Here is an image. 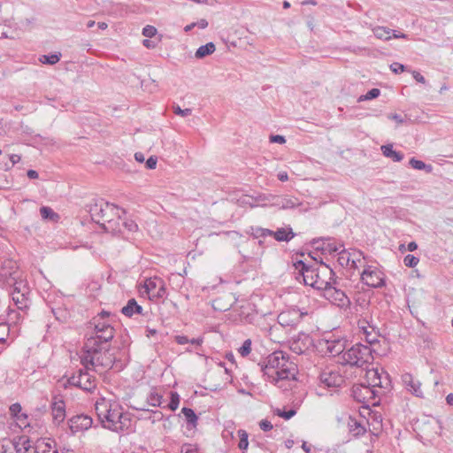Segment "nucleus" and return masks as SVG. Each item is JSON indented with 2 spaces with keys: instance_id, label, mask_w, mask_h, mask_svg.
<instances>
[{
  "instance_id": "f257e3e1",
  "label": "nucleus",
  "mask_w": 453,
  "mask_h": 453,
  "mask_svg": "<svg viewBox=\"0 0 453 453\" xmlns=\"http://www.w3.org/2000/svg\"><path fill=\"white\" fill-rule=\"evenodd\" d=\"M96 412L103 426L109 430L124 432L132 426L130 413L116 401L100 398L96 403Z\"/></svg>"
},
{
  "instance_id": "f03ea898",
  "label": "nucleus",
  "mask_w": 453,
  "mask_h": 453,
  "mask_svg": "<svg viewBox=\"0 0 453 453\" xmlns=\"http://www.w3.org/2000/svg\"><path fill=\"white\" fill-rule=\"evenodd\" d=\"M264 376L272 383L295 379L296 365L282 351H274L268 355L262 364Z\"/></svg>"
},
{
  "instance_id": "7ed1b4c3",
  "label": "nucleus",
  "mask_w": 453,
  "mask_h": 453,
  "mask_svg": "<svg viewBox=\"0 0 453 453\" xmlns=\"http://www.w3.org/2000/svg\"><path fill=\"white\" fill-rule=\"evenodd\" d=\"M82 360L88 369L104 373L112 367L114 357L107 343L99 342L97 338H88L84 344Z\"/></svg>"
},
{
  "instance_id": "20e7f679",
  "label": "nucleus",
  "mask_w": 453,
  "mask_h": 453,
  "mask_svg": "<svg viewBox=\"0 0 453 453\" xmlns=\"http://www.w3.org/2000/svg\"><path fill=\"white\" fill-rule=\"evenodd\" d=\"M295 267L299 271L305 285L319 290H324L333 283V270L326 264H320L316 267H307L304 263L298 261Z\"/></svg>"
},
{
  "instance_id": "39448f33",
  "label": "nucleus",
  "mask_w": 453,
  "mask_h": 453,
  "mask_svg": "<svg viewBox=\"0 0 453 453\" xmlns=\"http://www.w3.org/2000/svg\"><path fill=\"white\" fill-rule=\"evenodd\" d=\"M373 359L372 349L370 347L356 344L350 349L345 350L341 356V362L343 365L351 366L363 367L370 364Z\"/></svg>"
},
{
  "instance_id": "423d86ee",
  "label": "nucleus",
  "mask_w": 453,
  "mask_h": 453,
  "mask_svg": "<svg viewBox=\"0 0 453 453\" xmlns=\"http://www.w3.org/2000/svg\"><path fill=\"white\" fill-rule=\"evenodd\" d=\"M365 380L366 384L373 388L388 389L391 385L389 375L383 369H367L365 373Z\"/></svg>"
},
{
  "instance_id": "0eeeda50",
  "label": "nucleus",
  "mask_w": 453,
  "mask_h": 453,
  "mask_svg": "<svg viewBox=\"0 0 453 453\" xmlns=\"http://www.w3.org/2000/svg\"><path fill=\"white\" fill-rule=\"evenodd\" d=\"M0 279L9 286L18 285L22 280L21 273L15 261L6 260L4 262L0 268Z\"/></svg>"
},
{
  "instance_id": "6e6552de",
  "label": "nucleus",
  "mask_w": 453,
  "mask_h": 453,
  "mask_svg": "<svg viewBox=\"0 0 453 453\" xmlns=\"http://www.w3.org/2000/svg\"><path fill=\"white\" fill-rule=\"evenodd\" d=\"M105 316H108V313L102 312L98 314V316L95 319V333L96 334L90 336L89 338H97L99 342H103L104 343H107L110 340L113 338L114 329L113 327L106 323L101 322Z\"/></svg>"
},
{
  "instance_id": "1a4fd4ad",
  "label": "nucleus",
  "mask_w": 453,
  "mask_h": 453,
  "mask_svg": "<svg viewBox=\"0 0 453 453\" xmlns=\"http://www.w3.org/2000/svg\"><path fill=\"white\" fill-rule=\"evenodd\" d=\"M352 394L357 402L363 403L366 405H375L377 403L375 401L377 392L373 388L367 384H359L354 386L352 388Z\"/></svg>"
},
{
  "instance_id": "9d476101",
  "label": "nucleus",
  "mask_w": 453,
  "mask_h": 453,
  "mask_svg": "<svg viewBox=\"0 0 453 453\" xmlns=\"http://www.w3.org/2000/svg\"><path fill=\"white\" fill-rule=\"evenodd\" d=\"M144 292L150 300L162 298L165 294V283L160 278H150L144 281Z\"/></svg>"
},
{
  "instance_id": "9b49d317",
  "label": "nucleus",
  "mask_w": 453,
  "mask_h": 453,
  "mask_svg": "<svg viewBox=\"0 0 453 453\" xmlns=\"http://www.w3.org/2000/svg\"><path fill=\"white\" fill-rule=\"evenodd\" d=\"M362 281L372 288L382 287L385 283L384 273L376 267H366L361 275Z\"/></svg>"
},
{
  "instance_id": "f8f14e48",
  "label": "nucleus",
  "mask_w": 453,
  "mask_h": 453,
  "mask_svg": "<svg viewBox=\"0 0 453 453\" xmlns=\"http://www.w3.org/2000/svg\"><path fill=\"white\" fill-rule=\"evenodd\" d=\"M304 315H307L306 311H303L299 308L292 307L280 312L278 316V321L283 326H293L299 323Z\"/></svg>"
},
{
  "instance_id": "ddd939ff",
  "label": "nucleus",
  "mask_w": 453,
  "mask_h": 453,
  "mask_svg": "<svg viewBox=\"0 0 453 453\" xmlns=\"http://www.w3.org/2000/svg\"><path fill=\"white\" fill-rule=\"evenodd\" d=\"M93 419L88 415H76L69 418L68 426L73 434L82 433L92 426Z\"/></svg>"
},
{
  "instance_id": "4468645a",
  "label": "nucleus",
  "mask_w": 453,
  "mask_h": 453,
  "mask_svg": "<svg viewBox=\"0 0 453 453\" xmlns=\"http://www.w3.org/2000/svg\"><path fill=\"white\" fill-rule=\"evenodd\" d=\"M320 380L328 388H337L344 382V379L340 372L335 368L329 367L321 372Z\"/></svg>"
},
{
  "instance_id": "2eb2a0df",
  "label": "nucleus",
  "mask_w": 453,
  "mask_h": 453,
  "mask_svg": "<svg viewBox=\"0 0 453 453\" xmlns=\"http://www.w3.org/2000/svg\"><path fill=\"white\" fill-rule=\"evenodd\" d=\"M323 291L325 292V297L335 305L339 307H347L349 304V299L345 293L332 287V284Z\"/></svg>"
},
{
  "instance_id": "dca6fc26",
  "label": "nucleus",
  "mask_w": 453,
  "mask_h": 453,
  "mask_svg": "<svg viewBox=\"0 0 453 453\" xmlns=\"http://www.w3.org/2000/svg\"><path fill=\"white\" fill-rule=\"evenodd\" d=\"M321 351L331 356L342 355L345 349V341L342 339L322 340L319 342Z\"/></svg>"
},
{
  "instance_id": "f3484780",
  "label": "nucleus",
  "mask_w": 453,
  "mask_h": 453,
  "mask_svg": "<svg viewBox=\"0 0 453 453\" xmlns=\"http://www.w3.org/2000/svg\"><path fill=\"white\" fill-rule=\"evenodd\" d=\"M71 383L84 390L90 391L96 388V380L88 372L80 371L78 374L71 378Z\"/></svg>"
},
{
  "instance_id": "a211bd4d",
  "label": "nucleus",
  "mask_w": 453,
  "mask_h": 453,
  "mask_svg": "<svg viewBox=\"0 0 453 453\" xmlns=\"http://www.w3.org/2000/svg\"><path fill=\"white\" fill-rule=\"evenodd\" d=\"M311 343L312 341L308 334H299L290 342V349L296 354H302L311 348Z\"/></svg>"
},
{
  "instance_id": "6ab92c4d",
  "label": "nucleus",
  "mask_w": 453,
  "mask_h": 453,
  "mask_svg": "<svg viewBox=\"0 0 453 453\" xmlns=\"http://www.w3.org/2000/svg\"><path fill=\"white\" fill-rule=\"evenodd\" d=\"M14 290L12 293V300L19 309H23L27 306L28 297L26 291V285L23 280H20L18 285L13 286Z\"/></svg>"
},
{
  "instance_id": "aec40b11",
  "label": "nucleus",
  "mask_w": 453,
  "mask_h": 453,
  "mask_svg": "<svg viewBox=\"0 0 453 453\" xmlns=\"http://www.w3.org/2000/svg\"><path fill=\"white\" fill-rule=\"evenodd\" d=\"M10 413L19 428H26L29 426L28 415L22 411V408L19 403H13L10 407Z\"/></svg>"
},
{
  "instance_id": "412c9836",
  "label": "nucleus",
  "mask_w": 453,
  "mask_h": 453,
  "mask_svg": "<svg viewBox=\"0 0 453 453\" xmlns=\"http://www.w3.org/2000/svg\"><path fill=\"white\" fill-rule=\"evenodd\" d=\"M369 417L366 420V424L369 426L370 432L374 435H379L382 431V418L380 415L377 413H372L368 408H365Z\"/></svg>"
},
{
  "instance_id": "4be33fe9",
  "label": "nucleus",
  "mask_w": 453,
  "mask_h": 453,
  "mask_svg": "<svg viewBox=\"0 0 453 453\" xmlns=\"http://www.w3.org/2000/svg\"><path fill=\"white\" fill-rule=\"evenodd\" d=\"M51 413L53 419L57 424H60L65 420V404L63 400L54 398V401L51 403Z\"/></svg>"
},
{
  "instance_id": "5701e85b",
  "label": "nucleus",
  "mask_w": 453,
  "mask_h": 453,
  "mask_svg": "<svg viewBox=\"0 0 453 453\" xmlns=\"http://www.w3.org/2000/svg\"><path fill=\"white\" fill-rule=\"evenodd\" d=\"M37 453H58L56 441L50 438H41L35 444Z\"/></svg>"
},
{
  "instance_id": "b1692460",
  "label": "nucleus",
  "mask_w": 453,
  "mask_h": 453,
  "mask_svg": "<svg viewBox=\"0 0 453 453\" xmlns=\"http://www.w3.org/2000/svg\"><path fill=\"white\" fill-rule=\"evenodd\" d=\"M372 32L376 38L380 40H389L394 38H405L404 34L397 33L385 27H376L372 29Z\"/></svg>"
},
{
  "instance_id": "393cba45",
  "label": "nucleus",
  "mask_w": 453,
  "mask_h": 453,
  "mask_svg": "<svg viewBox=\"0 0 453 453\" xmlns=\"http://www.w3.org/2000/svg\"><path fill=\"white\" fill-rule=\"evenodd\" d=\"M15 449L17 453H37V449L27 436L19 437L15 442Z\"/></svg>"
},
{
  "instance_id": "a878e982",
  "label": "nucleus",
  "mask_w": 453,
  "mask_h": 453,
  "mask_svg": "<svg viewBox=\"0 0 453 453\" xmlns=\"http://www.w3.org/2000/svg\"><path fill=\"white\" fill-rule=\"evenodd\" d=\"M233 304V297L230 295H223L212 301V307L216 311H226Z\"/></svg>"
},
{
  "instance_id": "bb28decb",
  "label": "nucleus",
  "mask_w": 453,
  "mask_h": 453,
  "mask_svg": "<svg viewBox=\"0 0 453 453\" xmlns=\"http://www.w3.org/2000/svg\"><path fill=\"white\" fill-rule=\"evenodd\" d=\"M115 211H116V208L111 204L106 203L104 205V207H101L100 212L102 214L101 220H102L103 225L108 223L110 225V226H112L111 223L115 220V219L111 216L113 214V212Z\"/></svg>"
},
{
  "instance_id": "cd10ccee",
  "label": "nucleus",
  "mask_w": 453,
  "mask_h": 453,
  "mask_svg": "<svg viewBox=\"0 0 453 453\" xmlns=\"http://www.w3.org/2000/svg\"><path fill=\"white\" fill-rule=\"evenodd\" d=\"M348 427H349V432L355 436L361 435V434H365V432L366 430L365 425L354 418H349Z\"/></svg>"
},
{
  "instance_id": "c85d7f7f",
  "label": "nucleus",
  "mask_w": 453,
  "mask_h": 453,
  "mask_svg": "<svg viewBox=\"0 0 453 453\" xmlns=\"http://www.w3.org/2000/svg\"><path fill=\"white\" fill-rule=\"evenodd\" d=\"M271 235H273L277 241L288 242L294 237V233L291 228L283 227L279 228L275 232H271Z\"/></svg>"
},
{
  "instance_id": "c756f323",
  "label": "nucleus",
  "mask_w": 453,
  "mask_h": 453,
  "mask_svg": "<svg viewBox=\"0 0 453 453\" xmlns=\"http://www.w3.org/2000/svg\"><path fill=\"white\" fill-rule=\"evenodd\" d=\"M216 50V46L213 42H208L205 45L200 46L196 53L195 57L198 59L203 58L209 55H211Z\"/></svg>"
},
{
  "instance_id": "7c9ffc66",
  "label": "nucleus",
  "mask_w": 453,
  "mask_h": 453,
  "mask_svg": "<svg viewBox=\"0 0 453 453\" xmlns=\"http://www.w3.org/2000/svg\"><path fill=\"white\" fill-rule=\"evenodd\" d=\"M122 313L126 316L131 317L134 314L142 313V307L137 304L134 299L128 301L127 304L122 308Z\"/></svg>"
},
{
  "instance_id": "2f4dec72",
  "label": "nucleus",
  "mask_w": 453,
  "mask_h": 453,
  "mask_svg": "<svg viewBox=\"0 0 453 453\" xmlns=\"http://www.w3.org/2000/svg\"><path fill=\"white\" fill-rule=\"evenodd\" d=\"M381 150L384 156L391 157L395 162H400L403 158V155L400 152L394 150L390 145L382 146Z\"/></svg>"
},
{
  "instance_id": "473e14b6",
  "label": "nucleus",
  "mask_w": 453,
  "mask_h": 453,
  "mask_svg": "<svg viewBox=\"0 0 453 453\" xmlns=\"http://www.w3.org/2000/svg\"><path fill=\"white\" fill-rule=\"evenodd\" d=\"M40 213L44 219H49L53 222H57L59 219V215L56 213L51 208L47 206H42L40 209Z\"/></svg>"
},
{
  "instance_id": "72a5a7b5",
  "label": "nucleus",
  "mask_w": 453,
  "mask_h": 453,
  "mask_svg": "<svg viewBox=\"0 0 453 453\" xmlns=\"http://www.w3.org/2000/svg\"><path fill=\"white\" fill-rule=\"evenodd\" d=\"M23 319L19 311H11L8 314V325L11 326L17 327L19 326Z\"/></svg>"
},
{
  "instance_id": "f704fd0d",
  "label": "nucleus",
  "mask_w": 453,
  "mask_h": 453,
  "mask_svg": "<svg viewBox=\"0 0 453 453\" xmlns=\"http://www.w3.org/2000/svg\"><path fill=\"white\" fill-rule=\"evenodd\" d=\"M208 25H209V23L205 19H200L196 22H192V23L185 26L184 31L186 33H188L195 27H196L198 29H205L208 27Z\"/></svg>"
},
{
  "instance_id": "c9c22d12",
  "label": "nucleus",
  "mask_w": 453,
  "mask_h": 453,
  "mask_svg": "<svg viewBox=\"0 0 453 453\" xmlns=\"http://www.w3.org/2000/svg\"><path fill=\"white\" fill-rule=\"evenodd\" d=\"M273 413L285 420H288L293 418L296 414V411L294 409H290L288 411H284L280 408H276L273 410Z\"/></svg>"
},
{
  "instance_id": "e433bc0d",
  "label": "nucleus",
  "mask_w": 453,
  "mask_h": 453,
  "mask_svg": "<svg viewBox=\"0 0 453 453\" xmlns=\"http://www.w3.org/2000/svg\"><path fill=\"white\" fill-rule=\"evenodd\" d=\"M410 165H411L412 168L417 170H426L428 173L432 171L431 165H426L423 161L416 158H411L410 160Z\"/></svg>"
},
{
  "instance_id": "4c0bfd02",
  "label": "nucleus",
  "mask_w": 453,
  "mask_h": 453,
  "mask_svg": "<svg viewBox=\"0 0 453 453\" xmlns=\"http://www.w3.org/2000/svg\"><path fill=\"white\" fill-rule=\"evenodd\" d=\"M238 436L240 439L238 447L242 450H246L249 446V441H248V434L244 430H239L238 431Z\"/></svg>"
},
{
  "instance_id": "58836bf2",
  "label": "nucleus",
  "mask_w": 453,
  "mask_h": 453,
  "mask_svg": "<svg viewBox=\"0 0 453 453\" xmlns=\"http://www.w3.org/2000/svg\"><path fill=\"white\" fill-rule=\"evenodd\" d=\"M181 411L188 422H189L193 425L196 424L197 416L196 415V413L194 412V411L192 409L184 407V408H182Z\"/></svg>"
},
{
  "instance_id": "ea45409f",
  "label": "nucleus",
  "mask_w": 453,
  "mask_h": 453,
  "mask_svg": "<svg viewBox=\"0 0 453 453\" xmlns=\"http://www.w3.org/2000/svg\"><path fill=\"white\" fill-rule=\"evenodd\" d=\"M10 332V326L8 324L0 323V344L7 341Z\"/></svg>"
},
{
  "instance_id": "a19ab883",
  "label": "nucleus",
  "mask_w": 453,
  "mask_h": 453,
  "mask_svg": "<svg viewBox=\"0 0 453 453\" xmlns=\"http://www.w3.org/2000/svg\"><path fill=\"white\" fill-rule=\"evenodd\" d=\"M251 340H246L243 344L239 348L238 352L242 357H247L251 352Z\"/></svg>"
},
{
  "instance_id": "79ce46f5",
  "label": "nucleus",
  "mask_w": 453,
  "mask_h": 453,
  "mask_svg": "<svg viewBox=\"0 0 453 453\" xmlns=\"http://www.w3.org/2000/svg\"><path fill=\"white\" fill-rule=\"evenodd\" d=\"M171 400L169 403V408L172 411H176L180 404V395L177 392H171Z\"/></svg>"
},
{
  "instance_id": "37998d69",
  "label": "nucleus",
  "mask_w": 453,
  "mask_h": 453,
  "mask_svg": "<svg viewBox=\"0 0 453 453\" xmlns=\"http://www.w3.org/2000/svg\"><path fill=\"white\" fill-rule=\"evenodd\" d=\"M419 262V259L413 255H407L403 258L404 265L407 267H415Z\"/></svg>"
},
{
  "instance_id": "c03bdc74",
  "label": "nucleus",
  "mask_w": 453,
  "mask_h": 453,
  "mask_svg": "<svg viewBox=\"0 0 453 453\" xmlns=\"http://www.w3.org/2000/svg\"><path fill=\"white\" fill-rule=\"evenodd\" d=\"M40 61L43 64L54 65L59 61V56L57 54L51 56L44 55L40 58Z\"/></svg>"
},
{
  "instance_id": "a18cd8bd",
  "label": "nucleus",
  "mask_w": 453,
  "mask_h": 453,
  "mask_svg": "<svg viewBox=\"0 0 453 453\" xmlns=\"http://www.w3.org/2000/svg\"><path fill=\"white\" fill-rule=\"evenodd\" d=\"M157 34V28L153 26H146L143 29H142V35L145 36V37H153L155 35Z\"/></svg>"
},
{
  "instance_id": "49530a36",
  "label": "nucleus",
  "mask_w": 453,
  "mask_h": 453,
  "mask_svg": "<svg viewBox=\"0 0 453 453\" xmlns=\"http://www.w3.org/2000/svg\"><path fill=\"white\" fill-rule=\"evenodd\" d=\"M11 445L12 442L9 440L0 441V453H8L11 450Z\"/></svg>"
},
{
  "instance_id": "de8ad7c7",
  "label": "nucleus",
  "mask_w": 453,
  "mask_h": 453,
  "mask_svg": "<svg viewBox=\"0 0 453 453\" xmlns=\"http://www.w3.org/2000/svg\"><path fill=\"white\" fill-rule=\"evenodd\" d=\"M175 341L180 345H184L186 343L191 342V343H196L199 344V342L196 340H191L189 341L186 336L184 335H177L175 336Z\"/></svg>"
},
{
  "instance_id": "09e8293b",
  "label": "nucleus",
  "mask_w": 453,
  "mask_h": 453,
  "mask_svg": "<svg viewBox=\"0 0 453 453\" xmlns=\"http://www.w3.org/2000/svg\"><path fill=\"white\" fill-rule=\"evenodd\" d=\"M173 111L177 115H180L181 117H187L191 114L190 109L182 110L179 105L173 106Z\"/></svg>"
},
{
  "instance_id": "8fccbe9b",
  "label": "nucleus",
  "mask_w": 453,
  "mask_h": 453,
  "mask_svg": "<svg viewBox=\"0 0 453 453\" xmlns=\"http://www.w3.org/2000/svg\"><path fill=\"white\" fill-rule=\"evenodd\" d=\"M380 89L378 88H372L371 89L370 91H368L365 96H364V99L365 100H370V99H373V98H376L380 96Z\"/></svg>"
},
{
  "instance_id": "3c124183",
  "label": "nucleus",
  "mask_w": 453,
  "mask_h": 453,
  "mask_svg": "<svg viewBox=\"0 0 453 453\" xmlns=\"http://www.w3.org/2000/svg\"><path fill=\"white\" fill-rule=\"evenodd\" d=\"M390 69L395 73H400L405 70V67L400 63H394L390 65Z\"/></svg>"
},
{
  "instance_id": "603ef678",
  "label": "nucleus",
  "mask_w": 453,
  "mask_h": 453,
  "mask_svg": "<svg viewBox=\"0 0 453 453\" xmlns=\"http://www.w3.org/2000/svg\"><path fill=\"white\" fill-rule=\"evenodd\" d=\"M157 159L156 157L151 156L146 161V167L148 169H155L157 167Z\"/></svg>"
},
{
  "instance_id": "864d4df0",
  "label": "nucleus",
  "mask_w": 453,
  "mask_h": 453,
  "mask_svg": "<svg viewBox=\"0 0 453 453\" xmlns=\"http://www.w3.org/2000/svg\"><path fill=\"white\" fill-rule=\"evenodd\" d=\"M259 426L263 431H270L273 429L272 423L267 419H263L259 423Z\"/></svg>"
},
{
  "instance_id": "5fc2aeb1",
  "label": "nucleus",
  "mask_w": 453,
  "mask_h": 453,
  "mask_svg": "<svg viewBox=\"0 0 453 453\" xmlns=\"http://www.w3.org/2000/svg\"><path fill=\"white\" fill-rule=\"evenodd\" d=\"M162 396L158 394L151 395L150 402L153 406H158L161 404Z\"/></svg>"
},
{
  "instance_id": "6e6d98bb",
  "label": "nucleus",
  "mask_w": 453,
  "mask_h": 453,
  "mask_svg": "<svg viewBox=\"0 0 453 453\" xmlns=\"http://www.w3.org/2000/svg\"><path fill=\"white\" fill-rule=\"evenodd\" d=\"M270 142H277V143H285L286 140L283 136L281 135H272L270 137Z\"/></svg>"
},
{
  "instance_id": "4d7b16f0",
  "label": "nucleus",
  "mask_w": 453,
  "mask_h": 453,
  "mask_svg": "<svg viewBox=\"0 0 453 453\" xmlns=\"http://www.w3.org/2000/svg\"><path fill=\"white\" fill-rule=\"evenodd\" d=\"M412 76L419 83H423L424 84L426 82V80H425L424 76L422 74H420L417 71H413L412 72Z\"/></svg>"
},
{
  "instance_id": "13d9d810",
  "label": "nucleus",
  "mask_w": 453,
  "mask_h": 453,
  "mask_svg": "<svg viewBox=\"0 0 453 453\" xmlns=\"http://www.w3.org/2000/svg\"><path fill=\"white\" fill-rule=\"evenodd\" d=\"M20 159H21L20 156H19L17 154H12L10 156V160L12 165L19 163L20 161Z\"/></svg>"
},
{
  "instance_id": "bf43d9fd",
  "label": "nucleus",
  "mask_w": 453,
  "mask_h": 453,
  "mask_svg": "<svg viewBox=\"0 0 453 453\" xmlns=\"http://www.w3.org/2000/svg\"><path fill=\"white\" fill-rule=\"evenodd\" d=\"M278 179L280 180V181H286L288 180V175L287 173V172H280L278 174Z\"/></svg>"
},
{
  "instance_id": "052dcab7",
  "label": "nucleus",
  "mask_w": 453,
  "mask_h": 453,
  "mask_svg": "<svg viewBox=\"0 0 453 453\" xmlns=\"http://www.w3.org/2000/svg\"><path fill=\"white\" fill-rule=\"evenodd\" d=\"M27 176L30 179H37L38 178V173L35 170H28L27 171Z\"/></svg>"
},
{
  "instance_id": "680f3d73",
  "label": "nucleus",
  "mask_w": 453,
  "mask_h": 453,
  "mask_svg": "<svg viewBox=\"0 0 453 453\" xmlns=\"http://www.w3.org/2000/svg\"><path fill=\"white\" fill-rule=\"evenodd\" d=\"M294 444H295V441L292 439H288L285 441V447L287 449H291L294 446Z\"/></svg>"
},
{
  "instance_id": "e2e57ef3",
  "label": "nucleus",
  "mask_w": 453,
  "mask_h": 453,
  "mask_svg": "<svg viewBox=\"0 0 453 453\" xmlns=\"http://www.w3.org/2000/svg\"><path fill=\"white\" fill-rule=\"evenodd\" d=\"M417 248H418V245H417V243H416V242H410V243L408 244V250H409L410 251H414L415 250H417Z\"/></svg>"
},
{
  "instance_id": "0e129e2a",
  "label": "nucleus",
  "mask_w": 453,
  "mask_h": 453,
  "mask_svg": "<svg viewBox=\"0 0 453 453\" xmlns=\"http://www.w3.org/2000/svg\"><path fill=\"white\" fill-rule=\"evenodd\" d=\"M142 43L148 49L155 47L154 44H152V42L148 39L143 40Z\"/></svg>"
},
{
  "instance_id": "69168bd1",
  "label": "nucleus",
  "mask_w": 453,
  "mask_h": 453,
  "mask_svg": "<svg viewBox=\"0 0 453 453\" xmlns=\"http://www.w3.org/2000/svg\"><path fill=\"white\" fill-rule=\"evenodd\" d=\"M134 157L138 162L142 163L144 161V156L142 153H135Z\"/></svg>"
},
{
  "instance_id": "338daca9",
  "label": "nucleus",
  "mask_w": 453,
  "mask_h": 453,
  "mask_svg": "<svg viewBox=\"0 0 453 453\" xmlns=\"http://www.w3.org/2000/svg\"><path fill=\"white\" fill-rule=\"evenodd\" d=\"M302 449L306 452V453H311V447L307 445V443L304 441L302 445Z\"/></svg>"
},
{
  "instance_id": "774afa93",
  "label": "nucleus",
  "mask_w": 453,
  "mask_h": 453,
  "mask_svg": "<svg viewBox=\"0 0 453 453\" xmlns=\"http://www.w3.org/2000/svg\"><path fill=\"white\" fill-rule=\"evenodd\" d=\"M446 401L449 405H453V394H449L446 397Z\"/></svg>"
}]
</instances>
